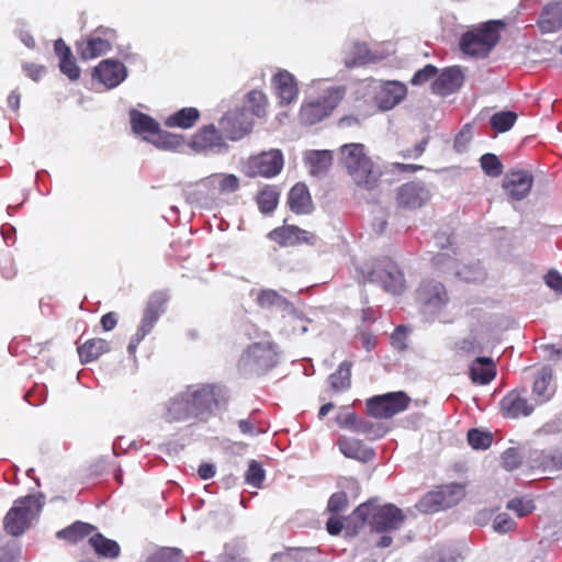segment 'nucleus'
<instances>
[{
	"mask_svg": "<svg viewBox=\"0 0 562 562\" xmlns=\"http://www.w3.org/2000/svg\"><path fill=\"white\" fill-rule=\"evenodd\" d=\"M289 205L295 213H307L311 209V196L305 184H295L289 193Z\"/></svg>",
	"mask_w": 562,
	"mask_h": 562,
	"instance_id": "nucleus-35",
	"label": "nucleus"
},
{
	"mask_svg": "<svg viewBox=\"0 0 562 562\" xmlns=\"http://www.w3.org/2000/svg\"><path fill=\"white\" fill-rule=\"evenodd\" d=\"M339 160L359 191H373L380 182L381 171L358 143L340 147Z\"/></svg>",
	"mask_w": 562,
	"mask_h": 562,
	"instance_id": "nucleus-1",
	"label": "nucleus"
},
{
	"mask_svg": "<svg viewBox=\"0 0 562 562\" xmlns=\"http://www.w3.org/2000/svg\"><path fill=\"white\" fill-rule=\"evenodd\" d=\"M221 562H247L245 547L240 543L227 544Z\"/></svg>",
	"mask_w": 562,
	"mask_h": 562,
	"instance_id": "nucleus-50",
	"label": "nucleus"
},
{
	"mask_svg": "<svg viewBox=\"0 0 562 562\" xmlns=\"http://www.w3.org/2000/svg\"><path fill=\"white\" fill-rule=\"evenodd\" d=\"M114 40L113 30L99 27L86 40L77 43V53L85 60L97 58L111 50Z\"/></svg>",
	"mask_w": 562,
	"mask_h": 562,
	"instance_id": "nucleus-13",
	"label": "nucleus"
},
{
	"mask_svg": "<svg viewBox=\"0 0 562 562\" xmlns=\"http://www.w3.org/2000/svg\"><path fill=\"white\" fill-rule=\"evenodd\" d=\"M245 480L249 485L255 487L261 486V483L265 480V471L257 461L252 460L249 463L248 470L245 474Z\"/></svg>",
	"mask_w": 562,
	"mask_h": 562,
	"instance_id": "nucleus-51",
	"label": "nucleus"
},
{
	"mask_svg": "<svg viewBox=\"0 0 562 562\" xmlns=\"http://www.w3.org/2000/svg\"><path fill=\"white\" fill-rule=\"evenodd\" d=\"M278 351L272 342H255L240 356L237 369L244 376L260 375L276 367Z\"/></svg>",
	"mask_w": 562,
	"mask_h": 562,
	"instance_id": "nucleus-5",
	"label": "nucleus"
},
{
	"mask_svg": "<svg viewBox=\"0 0 562 562\" xmlns=\"http://www.w3.org/2000/svg\"><path fill=\"white\" fill-rule=\"evenodd\" d=\"M463 560L462 554L454 549L441 551L434 562H460Z\"/></svg>",
	"mask_w": 562,
	"mask_h": 562,
	"instance_id": "nucleus-63",
	"label": "nucleus"
},
{
	"mask_svg": "<svg viewBox=\"0 0 562 562\" xmlns=\"http://www.w3.org/2000/svg\"><path fill=\"white\" fill-rule=\"evenodd\" d=\"M505 24L501 20H491L469 29L459 43L463 54L472 57H485L501 38Z\"/></svg>",
	"mask_w": 562,
	"mask_h": 562,
	"instance_id": "nucleus-4",
	"label": "nucleus"
},
{
	"mask_svg": "<svg viewBox=\"0 0 562 562\" xmlns=\"http://www.w3.org/2000/svg\"><path fill=\"white\" fill-rule=\"evenodd\" d=\"M468 442L473 449H487L492 443V435L479 429H470L468 431Z\"/></svg>",
	"mask_w": 562,
	"mask_h": 562,
	"instance_id": "nucleus-46",
	"label": "nucleus"
},
{
	"mask_svg": "<svg viewBox=\"0 0 562 562\" xmlns=\"http://www.w3.org/2000/svg\"><path fill=\"white\" fill-rule=\"evenodd\" d=\"M436 74L437 68L432 65H427L423 69H419L418 71L415 72L411 82L414 86H420L428 81L429 79H431L432 77H435Z\"/></svg>",
	"mask_w": 562,
	"mask_h": 562,
	"instance_id": "nucleus-58",
	"label": "nucleus"
},
{
	"mask_svg": "<svg viewBox=\"0 0 562 562\" xmlns=\"http://www.w3.org/2000/svg\"><path fill=\"white\" fill-rule=\"evenodd\" d=\"M348 505L347 495L344 492L335 493L328 501V510L333 514L344 510Z\"/></svg>",
	"mask_w": 562,
	"mask_h": 562,
	"instance_id": "nucleus-59",
	"label": "nucleus"
},
{
	"mask_svg": "<svg viewBox=\"0 0 562 562\" xmlns=\"http://www.w3.org/2000/svg\"><path fill=\"white\" fill-rule=\"evenodd\" d=\"M409 397L404 392H393L367 401L369 415L374 418H390L408 406Z\"/></svg>",
	"mask_w": 562,
	"mask_h": 562,
	"instance_id": "nucleus-11",
	"label": "nucleus"
},
{
	"mask_svg": "<svg viewBox=\"0 0 562 562\" xmlns=\"http://www.w3.org/2000/svg\"><path fill=\"white\" fill-rule=\"evenodd\" d=\"M110 350V345L102 338H93L78 347L81 362L88 363L97 360L100 356Z\"/></svg>",
	"mask_w": 562,
	"mask_h": 562,
	"instance_id": "nucleus-31",
	"label": "nucleus"
},
{
	"mask_svg": "<svg viewBox=\"0 0 562 562\" xmlns=\"http://www.w3.org/2000/svg\"><path fill=\"white\" fill-rule=\"evenodd\" d=\"M200 117V112L195 108H183L165 120V125L168 127L190 128Z\"/></svg>",
	"mask_w": 562,
	"mask_h": 562,
	"instance_id": "nucleus-33",
	"label": "nucleus"
},
{
	"mask_svg": "<svg viewBox=\"0 0 562 562\" xmlns=\"http://www.w3.org/2000/svg\"><path fill=\"white\" fill-rule=\"evenodd\" d=\"M146 142L151 143L155 147L162 150L178 151L184 146L182 135L172 134L166 131H159L154 137L146 136Z\"/></svg>",
	"mask_w": 562,
	"mask_h": 562,
	"instance_id": "nucleus-30",
	"label": "nucleus"
},
{
	"mask_svg": "<svg viewBox=\"0 0 562 562\" xmlns=\"http://www.w3.org/2000/svg\"><path fill=\"white\" fill-rule=\"evenodd\" d=\"M304 164L312 177L322 178L329 171L333 164L330 150H306L303 156Z\"/></svg>",
	"mask_w": 562,
	"mask_h": 562,
	"instance_id": "nucleus-23",
	"label": "nucleus"
},
{
	"mask_svg": "<svg viewBox=\"0 0 562 562\" xmlns=\"http://www.w3.org/2000/svg\"><path fill=\"white\" fill-rule=\"evenodd\" d=\"M43 495H27L16 499L4 517V528L11 536H20L37 518L44 505Z\"/></svg>",
	"mask_w": 562,
	"mask_h": 562,
	"instance_id": "nucleus-6",
	"label": "nucleus"
},
{
	"mask_svg": "<svg viewBox=\"0 0 562 562\" xmlns=\"http://www.w3.org/2000/svg\"><path fill=\"white\" fill-rule=\"evenodd\" d=\"M471 138V127L469 125H465L460 133L457 135L454 139V147L458 151H461L464 149L465 145L469 143Z\"/></svg>",
	"mask_w": 562,
	"mask_h": 562,
	"instance_id": "nucleus-64",
	"label": "nucleus"
},
{
	"mask_svg": "<svg viewBox=\"0 0 562 562\" xmlns=\"http://www.w3.org/2000/svg\"><path fill=\"white\" fill-rule=\"evenodd\" d=\"M180 551L175 549H166L157 554L151 555L147 562H180Z\"/></svg>",
	"mask_w": 562,
	"mask_h": 562,
	"instance_id": "nucleus-60",
	"label": "nucleus"
},
{
	"mask_svg": "<svg viewBox=\"0 0 562 562\" xmlns=\"http://www.w3.org/2000/svg\"><path fill=\"white\" fill-rule=\"evenodd\" d=\"M496 375L493 360L487 357H477L470 367V378L474 383L488 384Z\"/></svg>",
	"mask_w": 562,
	"mask_h": 562,
	"instance_id": "nucleus-27",
	"label": "nucleus"
},
{
	"mask_svg": "<svg viewBox=\"0 0 562 562\" xmlns=\"http://www.w3.org/2000/svg\"><path fill=\"white\" fill-rule=\"evenodd\" d=\"M406 516L393 504L378 506L374 502L359 505L352 513L350 520L355 521V529L362 527L367 521L376 532H392L398 530Z\"/></svg>",
	"mask_w": 562,
	"mask_h": 562,
	"instance_id": "nucleus-3",
	"label": "nucleus"
},
{
	"mask_svg": "<svg viewBox=\"0 0 562 562\" xmlns=\"http://www.w3.org/2000/svg\"><path fill=\"white\" fill-rule=\"evenodd\" d=\"M190 417V405L184 394H180L169 401L167 404L165 419L169 423L183 422Z\"/></svg>",
	"mask_w": 562,
	"mask_h": 562,
	"instance_id": "nucleus-32",
	"label": "nucleus"
},
{
	"mask_svg": "<svg viewBox=\"0 0 562 562\" xmlns=\"http://www.w3.org/2000/svg\"><path fill=\"white\" fill-rule=\"evenodd\" d=\"M375 103L382 111L396 106L407 94V88L400 81L379 82L374 87Z\"/></svg>",
	"mask_w": 562,
	"mask_h": 562,
	"instance_id": "nucleus-17",
	"label": "nucleus"
},
{
	"mask_svg": "<svg viewBox=\"0 0 562 562\" xmlns=\"http://www.w3.org/2000/svg\"><path fill=\"white\" fill-rule=\"evenodd\" d=\"M507 508L515 512L518 517H524L532 512L535 506L531 499L514 498L507 503Z\"/></svg>",
	"mask_w": 562,
	"mask_h": 562,
	"instance_id": "nucleus-54",
	"label": "nucleus"
},
{
	"mask_svg": "<svg viewBox=\"0 0 562 562\" xmlns=\"http://www.w3.org/2000/svg\"><path fill=\"white\" fill-rule=\"evenodd\" d=\"M59 67L61 72L66 75L70 80H77L80 77V69L76 65L72 56L60 60Z\"/></svg>",
	"mask_w": 562,
	"mask_h": 562,
	"instance_id": "nucleus-57",
	"label": "nucleus"
},
{
	"mask_svg": "<svg viewBox=\"0 0 562 562\" xmlns=\"http://www.w3.org/2000/svg\"><path fill=\"white\" fill-rule=\"evenodd\" d=\"M336 422L341 428H348V429L355 431L359 419L357 418L355 413H346V414H339L336 417Z\"/></svg>",
	"mask_w": 562,
	"mask_h": 562,
	"instance_id": "nucleus-61",
	"label": "nucleus"
},
{
	"mask_svg": "<svg viewBox=\"0 0 562 562\" xmlns=\"http://www.w3.org/2000/svg\"><path fill=\"white\" fill-rule=\"evenodd\" d=\"M339 450L344 456L360 461H369L373 458V451L355 438L341 437L338 440Z\"/></svg>",
	"mask_w": 562,
	"mask_h": 562,
	"instance_id": "nucleus-28",
	"label": "nucleus"
},
{
	"mask_svg": "<svg viewBox=\"0 0 562 562\" xmlns=\"http://www.w3.org/2000/svg\"><path fill=\"white\" fill-rule=\"evenodd\" d=\"M279 195L280 193L274 187L268 186L262 189L257 196L259 210L262 213L272 212L278 205Z\"/></svg>",
	"mask_w": 562,
	"mask_h": 562,
	"instance_id": "nucleus-43",
	"label": "nucleus"
},
{
	"mask_svg": "<svg viewBox=\"0 0 562 562\" xmlns=\"http://www.w3.org/2000/svg\"><path fill=\"white\" fill-rule=\"evenodd\" d=\"M283 155L280 149H270L249 157L245 165L248 177L271 178L280 173L283 168Z\"/></svg>",
	"mask_w": 562,
	"mask_h": 562,
	"instance_id": "nucleus-10",
	"label": "nucleus"
},
{
	"mask_svg": "<svg viewBox=\"0 0 562 562\" xmlns=\"http://www.w3.org/2000/svg\"><path fill=\"white\" fill-rule=\"evenodd\" d=\"M184 394L190 405V417H199L209 412L214 397L209 387L190 389Z\"/></svg>",
	"mask_w": 562,
	"mask_h": 562,
	"instance_id": "nucleus-24",
	"label": "nucleus"
},
{
	"mask_svg": "<svg viewBox=\"0 0 562 562\" xmlns=\"http://www.w3.org/2000/svg\"><path fill=\"white\" fill-rule=\"evenodd\" d=\"M435 491L439 494L445 509L457 505L465 496L464 486L459 483L442 485Z\"/></svg>",
	"mask_w": 562,
	"mask_h": 562,
	"instance_id": "nucleus-36",
	"label": "nucleus"
},
{
	"mask_svg": "<svg viewBox=\"0 0 562 562\" xmlns=\"http://www.w3.org/2000/svg\"><path fill=\"white\" fill-rule=\"evenodd\" d=\"M515 521L506 513L498 514L493 521V529L499 533H506L513 530Z\"/></svg>",
	"mask_w": 562,
	"mask_h": 562,
	"instance_id": "nucleus-55",
	"label": "nucleus"
},
{
	"mask_svg": "<svg viewBox=\"0 0 562 562\" xmlns=\"http://www.w3.org/2000/svg\"><path fill=\"white\" fill-rule=\"evenodd\" d=\"M481 167L490 177H498L502 173V162L494 154H484L481 159Z\"/></svg>",
	"mask_w": 562,
	"mask_h": 562,
	"instance_id": "nucleus-49",
	"label": "nucleus"
},
{
	"mask_svg": "<svg viewBox=\"0 0 562 562\" xmlns=\"http://www.w3.org/2000/svg\"><path fill=\"white\" fill-rule=\"evenodd\" d=\"M457 350L463 355L481 352L483 344L476 336L471 335L457 344Z\"/></svg>",
	"mask_w": 562,
	"mask_h": 562,
	"instance_id": "nucleus-52",
	"label": "nucleus"
},
{
	"mask_svg": "<svg viewBox=\"0 0 562 562\" xmlns=\"http://www.w3.org/2000/svg\"><path fill=\"white\" fill-rule=\"evenodd\" d=\"M272 85L281 105L294 102L299 94L295 78L286 70L279 71L273 76Z\"/></svg>",
	"mask_w": 562,
	"mask_h": 562,
	"instance_id": "nucleus-20",
	"label": "nucleus"
},
{
	"mask_svg": "<svg viewBox=\"0 0 562 562\" xmlns=\"http://www.w3.org/2000/svg\"><path fill=\"white\" fill-rule=\"evenodd\" d=\"M130 121L133 132L140 135L144 140L146 136L154 137L160 128L158 122L137 110L130 111Z\"/></svg>",
	"mask_w": 562,
	"mask_h": 562,
	"instance_id": "nucleus-26",
	"label": "nucleus"
},
{
	"mask_svg": "<svg viewBox=\"0 0 562 562\" xmlns=\"http://www.w3.org/2000/svg\"><path fill=\"white\" fill-rule=\"evenodd\" d=\"M521 463V456L516 448H508L502 454V465L507 471L517 469Z\"/></svg>",
	"mask_w": 562,
	"mask_h": 562,
	"instance_id": "nucleus-53",
	"label": "nucleus"
},
{
	"mask_svg": "<svg viewBox=\"0 0 562 562\" xmlns=\"http://www.w3.org/2000/svg\"><path fill=\"white\" fill-rule=\"evenodd\" d=\"M501 408L505 417L517 418L530 415L533 405L528 403L524 392L513 391L502 400Z\"/></svg>",
	"mask_w": 562,
	"mask_h": 562,
	"instance_id": "nucleus-21",
	"label": "nucleus"
},
{
	"mask_svg": "<svg viewBox=\"0 0 562 562\" xmlns=\"http://www.w3.org/2000/svg\"><path fill=\"white\" fill-rule=\"evenodd\" d=\"M533 469H540L543 472H552L562 469V454L536 452V457L531 460Z\"/></svg>",
	"mask_w": 562,
	"mask_h": 562,
	"instance_id": "nucleus-39",
	"label": "nucleus"
},
{
	"mask_svg": "<svg viewBox=\"0 0 562 562\" xmlns=\"http://www.w3.org/2000/svg\"><path fill=\"white\" fill-rule=\"evenodd\" d=\"M256 302L262 308L276 310L281 314L280 331L288 337L307 333L313 324L312 319L274 290L259 291Z\"/></svg>",
	"mask_w": 562,
	"mask_h": 562,
	"instance_id": "nucleus-2",
	"label": "nucleus"
},
{
	"mask_svg": "<svg viewBox=\"0 0 562 562\" xmlns=\"http://www.w3.org/2000/svg\"><path fill=\"white\" fill-rule=\"evenodd\" d=\"M355 432L364 435L368 439L374 440L381 438L385 434V429L370 420H359Z\"/></svg>",
	"mask_w": 562,
	"mask_h": 562,
	"instance_id": "nucleus-48",
	"label": "nucleus"
},
{
	"mask_svg": "<svg viewBox=\"0 0 562 562\" xmlns=\"http://www.w3.org/2000/svg\"><path fill=\"white\" fill-rule=\"evenodd\" d=\"M167 301L168 295L166 293H154L147 303L145 312L159 318L166 311Z\"/></svg>",
	"mask_w": 562,
	"mask_h": 562,
	"instance_id": "nucleus-47",
	"label": "nucleus"
},
{
	"mask_svg": "<svg viewBox=\"0 0 562 562\" xmlns=\"http://www.w3.org/2000/svg\"><path fill=\"white\" fill-rule=\"evenodd\" d=\"M532 176L525 170L509 171L503 179V189L509 200L520 201L525 199L532 187Z\"/></svg>",
	"mask_w": 562,
	"mask_h": 562,
	"instance_id": "nucleus-18",
	"label": "nucleus"
},
{
	"mask_svg": "<svg viewBox=\"0 0 562 562\" xmlns=\"http://www.w3.org/2000/svg\"><path fill=\"white\" fill-rule=\"evenodd\" d=\"M532 393L536 396L537 404L544 403L551 398L554 393L551 369L543 368L540 370L533 382Z\"/></svg>",
	"mask_w": 562,
	"mask_h": 562,
	"instance_id": "nucleus-29",
	"label": "nucleus"
},
{
	"mask_svg": "<svg viewBox=\"0 0 562 562\" xmlns=\"http://www.w3.org/2000/svg\"><path fill=\"white\" fill-rule=\"evenodd\" d=\"M546 284L557 293H562V276L557 271H549L544 276Z\"/></svg>",
	"mask_w": 562,
	"mask_h": 562,
	"instance_id": "nucleus-62",
	"label": "nucleus"
},
{
	"mask_svg": "<svg viewBox=\"0 0 562 562\" xmlns=\"http://www.w3.org/2000/svg\"><path fill=\"white\" fill-rule=\"evenodd\" d=\"M314 552L303 549H291L282 553H277L270 562H314Z\"/></svg>",
	"mask_w": 562,
	"mask_h": 562,
	"instance_id": "nucleus-42",
	"label": "nucleus"
},
{
	"mask_svg": "<svg viewBox=\"0 0 562 562\" xmlns=\"http://www.w3.org/2000/svg\"><path fill=\"white\" fill-rule=\"evenodd\" d=\"M127 76L124 64L115 59L102 60L93 70L92 77L109 89L121 85Z\"/></svg>",
	"mask_w": 562,
	"mask_h": 562,
	"instance_id": "nucleus-19",
	"label": "nucleus"
},
{
	"mask_svg": "<svg viewBox=\"0 0 562 562\" xmlns=\"http://www.w3.org/2000/svg\"><path fill=\"white\" fill-rule=\"evenodd\" d=\"M353 57L346 58L345 64L347 67H355L363 64L368 57V48L364 44H355L352 46Z\"/></svg>",
	"mask_w": 562,
	"mask_h": 562,
	"instance_id": "nucleus-56",
	"label": "nucleus"
},
{
	"mask_svg": "<svg viewBox=\"0 0 562 562\" xmlns=\"http://www.w3.org/2000/svg\"><path fill=\"white\" fill-rule=\"evenodd\" d=\"M268 237L284 247L300 243H313L315 239V236L312 233L296 226H285L273 229L269 233Z\"/></svg>",
	"mask_w": 562,
	"mask_h": 562,
	"instance_id": "nucleus-22",
	"label": "nucleus"
},
{
	"mask_svg": "<svg viewBox=\"0 0 562 562\" xmlns=\"http://www.w3.org/2000/svg\"><path fill=\"white\" fill-rule=\"evenodd\" d=\"M517 115L514 112H498L491 117V125L497 132H507L515 123Z\"/></svg>",
	"mask_w": 562,
	"mask_h": 562,
	"instance_id": "nucleus-45",
	"label": "nucleus"
},
{
	"mask_svg": "<svg viewBox=\"0 0 562 562\" xmlns=\"http://www.w3.org/2000/svg\"><path fill=\"white\" fill-rule=\"evenodd\" d=\"M434 265L441 271L454 273L467 282H475L484 278V271L480 263L470 267L459 268L458 260L448 252H439L432 258Z\"/></svg>",
	"mask_w": 562,
	"mask_h": 562,
	"instance_id": "nucleus-15",
	"label": "nucleus"
},
{
	"mask_svg": "<svg viewBox=\"0 0 562 562\" xmlns=\"http://www.w3.org/2000/svg\"><path fill=\"white\" fill-rule=\"evenodd\" d=\"M463 82V75L460 68L450 67L445 69L431 83L435 93L447 95L458 90Z\"/></svg>",
	"mask_w": 562,
	"mask_h": 562,
	"instance_id": "nucleus-25",
	"label": "nucleus"
},
{
	"mask_svg": "<svg viewBox=\"0 0 562 562\" xmlns=\"http://www.w3.org/2000/svg\"><path fill=\"white\" fill-rule=\"evenodd\" d=\"M93 529V526L89 524L77 521L72 524L70 527L59 530L57 532V537L59 539H66L70 542H77L81 540L83 537L90 535Z\"/></svg>",
	"mask_w": 562,
	"mask_h": 562,
	"instance_id": "nucleus-41",
	"label": "nucleus"
},
{
	"mask_svg": "<svg viewBox=\"0 0 562 562\" xmlns=\"http://www.w3.org/2000/svg\"><path fill=\"white\" fill-rule=\"evenodd\" d=\"M205 187L218 189L220 193H233L239 188V179L235 175H212L202 180Z\"/></svg>",
	"mask_w": 562,
	"mask_h": 562,
	"instance_id": "nucleus-34",
	"label": "nucleus"
},
{
	"mask_svg": "<svg viewBox=\"0 0 562 562\" xmlns=\"http://www.w3.org/2000/svg\"><path fill=\"white\" fill-rule=\"evenodd\" d=\"M350 375L351 363L348 361L341 362L337 371L328 378L330 389L336 393L348 390L350 386Z\"/></svg>",
	"mask_w": 562,
	"mask_h": 562,
	"instance_id": "nucleus-38",
	"label": "nucleus"
},
{
	"mask_svg": "<svg viewBox=\"0 0 562 562\" xmlns=\"http://www.w3.org/2000/svg\"><path fill=\"white\" fill-rule=\"evenodd\" d=\"M344 97L339 87H330L317 99L306 100L300 110V121L304 125H314L327 117Z\"/></svg>",
	"mask_w": 562,
	"mask_h": 562,
	"instance_id": "nucleus-8",
	"label": "nucleus"
},
{
	"mask_svg": "<svg viewBox=\"0 0 562 562\" xmlns=\"http://www.w3.org/2000/svg\"><path fill=\"white\" fill-rule=\"evenodd\" d=\"M90 544L94 551L109 559H115L120 554V546L116 541L103 537L101 533H95L89 539Z\"/></svg>",
	"mask_w": 562,
	"mask_h": 562,
	"instance_id": "nucleus-37",
	"label": "nucleus"
},
{
	"mask_svg": "<svg viewBox=\"0 0 562 562\" xmlns=\"http://www.w3.org/2000/svg\"><path fill=\"white\" fill-rule=\"evenodd\" d=\"M416 301L425 319L431 321L446 307L449 296L441 282L425 280L416 290Z\"/></svg>",
	"mask_w": 562,
	"mask_h": 562,
	"instance_id": "nucleus-9",
	"label": "nucleus"
},
{
	"mask_svg": "<svg viewBox=\"0 0 562 562\" xmlns=\"http://www.w3.org/2000/svg\"><path fill=\"white\" fill-rule=\"evenodd\" d=\"M252 117H250L245 108H236L227 111L218 122V128L225 139L236 142L250 133L252 128Z\"/></svg>",
	"mask_w": 562,
	"mask_h": 562,
	"instance_id": "nucleus-12",
	"label": "nucleus"
},
{
	"mask_svg": "<svg viewBox=\"0 0 562 562\" xmlns=\"http://www.w3.org/2000/svg\"><path fill=\"white\" fill-rule=\"evenodd\" d=\"M366 281L378 283L391 294H401L405 289V279L397 265L389 259L376 260L360 269Z\"/></svg>",
	"mask_w": 562,
	"mask_h": 562,
	"instance_id": "nucleus-7",
	"label": "nucleus"
},
{
	"mask_svg": "<svg viewBox=\"0 0 562 562\" xmlns=\"http://www.w3.org/2000/svg\"><path fill=\"white\" fill-rule=\"evenodd\" d=\"M416 508L424 514L437 513L445 509L442 503L440 502V496L436 493L435 490L423 496L416 504Z\"/></svg>",
	"mask_w": 562,
	"mask_h": 562,
	"instance_id": "nucleus-44",
	"label": "nucleus"
},
{
	"mask_svg": "<svg viewBox=\"0 0 562 562\" xmlns=\"http://www.w3.org/2000/svg\"><path fill=\"white\" fill-rule=\"evenodd\" d=\"M190 146L196 153L221 154L228 149L224 135L214 124L199 128L190 142Z\"/></svg>",
	"mask_w": 562,
	"mask_h": 562,
	"instance_id": "nucleus-14",
	"label": "nucleus"
},
{
	"mask_svg": "<svg viewBox=\"0 0 562 562\" xmlns=\"http://www.w3.org/2000/svg\"><path fill=\"white\" fill-rule=\"evenodd\" d=\"M267 98L261 91H250L246 97V103L243 108L246 109L248 115L251 114L257 117H262L266 114Z\"/></svg>",
	"mask_w": 562,
	"mask_h": 562,
	"instance_id": "nucleus-40",
	"label": "nucleus"
},
{
	"mask_svg": "<svg viewBox=\"0 0 562 562\" xmlns=\"http://www.w3.org/2000/svg\"><path fill=\"white\" fill-rule=\"evenodd\" d=\"M430 191L423 182H407L397 189L396 202L400 209L416 210L430 199Z\"/></svg>",
	"mask_w": 562,
	"mask_h": 562,
	"instance_id": "nucleus-16",
	"label": "nucleus"
}]
</instances>
